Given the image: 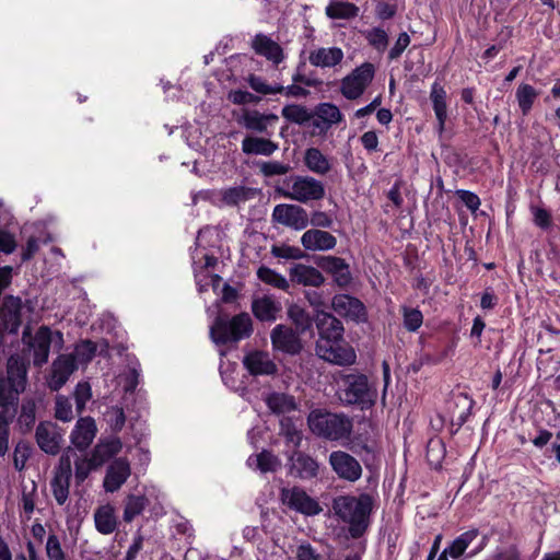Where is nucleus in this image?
I'll return each instance as SVG.
<instances>
[{"label": "nucleus", "instance_id": "nucleus-1", "mask_svg": "<svg viewBox=\"0 0 560 560\" xmlns=\"http://www.w3.org/2000/svg\"><path fill=\"white\" fill-rule=\"evenodd\" d=\"M373 500L369 494L359 497L339 495L332 501V511L338 518L348 524L353 538L362 536L370 522Z\"/></svg>", "mask_w": 560, "mask_h": 560}, {"label": "nucleus", "instance_id": "nucleus-2", "mask_svg": "<svg viewBox=\"0 0 560 560\" xmlns=\"http://www.w3.org/2000/svg\"><path fill=\"white\" fill-rule=\"evenodd\" d=\"M310 430L329 441L348 439L352 432V420L345 413H334L322 409L312 410L307 417Z\"/></svg>", "mask_w": 560, "mask_h": 560}, {"label": "nucleus", "instance_id": "nucleus-3", "mask_svg": "<svg viewBox=\"0 0 560 560\" xmlns=\"http://www.w3.org/2000/svg\"><path fill=\"white\" fill-rule=\"evenodd\" d=\"M338 397L343 405H359L365 409L374 405L377 390L363 374H342Z\"/></svg>", "mask_w": 560, "mask_h": 560}, {"label": "nucleus", "instance_id": "nucleus-4", "mask_svg": "<svg viewBox=\"0 0 560 560\" xmlns=\"http://www.w3.org/2000/svg\"><path fill=\"white\" fill-rule=\"evenodd\" d=\"M279 191L284 198L300 203L322 200L326 194L323 182L310 175L290 176Z\"/></svg>", "mask_w": 560, "mask_h": 560}, {"label": "nucleus", "instance_id": "nucleus-5", "mask_svg": "<svg viewBox=\"0 0 560 560\" xmlns=\"http://www.w3.org/2000/svg\"><path fill=\"white\" fill-rule=\"evenodd\" d=\"M252 330L250 316L247 313H241L230 320L217 318L210 328V336L215 343H226L248 337Z\"/></svg>", "mask_w": 560, "mask_h": 560}, {"label": "nucleus", "instance_id": "nucleus-6", "mask_svg": "<svg viewBox=\"0 0 560 560\" xmlns=\"http://www.w3.org/2000/svg\"><path fill=\"white\" fill-rule=\"evenodd\" d=\"M374 66L364 62L341 80L340 92L347 100L359 98L374 78Z\"/></svg>", "mask_w": 560, "mask_h": 560}, {"label": "nucleus", "instance_id": "nucleus-7", "mask_svg": "<svg viewBox=\"0 0 560 560\" xmlns=\"http://www.w3.org/2000/svg\"><path fill=\"white\" fill-rule=\"evenodd\" d=\"M328 464L340 480L354 483L362 477L360 462L346 451H332L328 456Z\"/></svg>", "mask_w": 560, "mask_h": 560}, {"label": "nucleus", "instance_id": "nucleus-8", "mask_svg": "<svg viewBox=\"0 0 560 560\" xmlns=\"http://www.w3.org/2000/svg\"><path fill=\"white\" fill-rule=\"evenodd\" d=\"M298 330L289 325L278 324L270 332V340L273 350L290 355L299 354L303 349L302 339Z\"/></svg>", "mask_w": 560, "mask_h": 560}, {"label": "nucleus", "instance_id": "nucleus-9", "mask_svg": "<svg viewBox=\"0 0 560 560\" xmlns=\"http://www.w3.org/2000/svg\"><path fill=\"white\" fill-rule=\"evenodd\" d=\"M341 340H334L329 343L326 340H317L316 354L330 363L338 365H351L355 362V352L348 345H341Z\"/></svg>", "mask_w": 560, "mask_h": 560}, {"label": "nucleus", "instance_id": "nucleus-10", "mask_svg": "<svg viewBox=\"0 0 560 560\" xmlns=\"http://www.w3.org/2000/svg\"><path fill=\"white\" fill-rule=\"evenodd\" d=\"M77 370L78 364L74 362V358L66 353L58 355L52 361L50 371L46 376L48 388L54 392L59 390Z\"/></svg>", "mask_w": 560, "mask_h": 560}, {"label": "nucleus", "instance_id": "nucleus-11", "mask_svg": "<svg viewBox=\"0 0 560 560\" xmlns=\"http://www.w3.org/2000/svg\"><path fill=\"white\" fill-rule=\"evenodd\" d=\"M272 220L281 225L296 231L305 229L308 223V214L298 205L280 203L273 208Z\"/></svg>", "mask_w": 560, "mask_h": 560}, {"label": "nucleus", "instance_id": "nucleus-12", "mask_svg": "<svg viewBox=\"0 0 560 560\" xmlns=\"http://www.w3.org/2000/svg\"><path fill=\"white\" fill-rule=\"evenodd\" d=\"M281 500L290 509L305 515H317L322 512L318 502L299 487L283 488L281 490Z\"/></svg>", "mask_w": 560, "mask_h": 560}, {"label": "nucleus", "instance_id": "nucleus-13", "mask_svg": "<svg viewBox=\"0 0 560 560\" xmlns=\"http://www.w3.org/2000/svg\"><path fill=\"white\" fill-rule=\"evenodd\" d=\"M72 475L71 460L68 455L60 458L59 466L56 468L50 481L52 495L59 505H63L69 498L70 478Z\"/></svg>", "mask_w": 560, "mask_h": 560}, {"label": "nucleus", "instance_id": "nucleus-14", "mask_svg": "<svg viewBox=\"0 0 560 560\" xmlns=\"http://www.w3.org/2000/svg\"><path fill=\"white\" fill-rule=\"evenodd\" d=\"M131 475L130 463L125 457L114 459L106 469L103 487L106 492H116Z\"/></svg>", "mask_w": 560, "mask_h": 560}, {"label": "nucleus", "instance_id": "nucleus-15", "mask_svg": "<svg viewBox=\"0 0 560 560\" xmlns=\"http://www.w3.org/2000/svg\"><path fill=\"white\" fill-rule=\"evenodd\" d=\"M332 310L341 317L349 318L354 322L365 319V307L363 303L348 294H337L331 301Z\"/></svg>", "mask_w": 560, "mask_h": 560}, {"label": "nucleus", "instance_id": "nucleus-16", "mask_svg": "<svg viewBox=\"0 0 560 560\" xmlns=\"http://www.w3.org/2000/svg\"><path fill=\"white\" fill-rule=\"evenodd\" d=\"M479 530L476 528H471L462 533L454 540L450 542L447 547L440 553L438 560H463L469 559L467 557V549L474 542V540L478 537Z\"/></svg>", "mask_w": 560, "mask_h": 560}, {"label": "nucleus", "instance_id": "nucleus-17", "mask_svg": "<svg viewBox=\"0 0 560 560\" xmlns=\"http://www.w3.org/2000/svg\"><path fill=\"white\" fill-rule=\"evenodd\" d=\"M252 48L257 55L266 58L276 67L285 59L282 47L265 34H257L252 39Z\"/></svg>", "mask_w": 560, "mask_h": 560}, {"label": "nucleus", "instance_id": "nucleus-18", "mask_svg": "<svg viewBox=\"0 0 560 560\" xmlns=\"http://www.w3.org/2000/svg\"><path fill=\"white\" fill-rule=\"evenodd\" d=\"M96 433L97 427L93 418H80L71 431V444L79 451H84L92 444Z\"/></svg>", "mask_w": 560, "mask_h": 560}, {"label": "nucleus", "instance_id": "nucleus-19", "mask_svg": "<svg viewBox=\"0 0 560 560\" xmlns=\"http://www.w3.org/2000/svg\"><path fill=\"white\" fill-rule=\"evenodd\" d=\"M315 323L318 330V340H326L329 343L334 340H341L343 326L341 322L325 311H317Z\"/></svg>", "mask_w": 560, "mask_h": 560}, {"label": "nucleus", "instance_id": "nucleus-20", "mask_svg": "<svg viewBox=\"0 0 560 560\" xmlns=\"http://www.w3.org/2000/svg\"><path fill=\"white\" fill-rule=\"evenodd\" d=\"M345 58L343 50L339 47H316L308 52V62L316 68H336Z\"/></svg>", "mask_w": 560, "mask_h": 560}, {"label": "nucleus", "instance_id": "nucleus-21", "mask_svg": "<svg viewBox=\"0 0 560 560\" xmlns=\"http://www.w3.org/2000/svg\"><path fill=\"white\" fill-rule=\"evenodd\" d=\"M36 441L42 451L55 455L61 447L62 436L56 424L43 422L36 429Z\"/></svg>", "mask_w": 560, "mask_h": 560}, {"label": "nucleus", "instance_id": "nucleus-22", "mask_svg": "<svg viewBox=\"0 0 560 560\" xmlns=\"http://www.w3.org/2000/svg\"><path fill=\"white\" fill-rule=\"evenodd\" d=\"M301 244L306 250L326 252L332 249L337 244V238L329 232L311 229L301 236Z\"/></svg>", "mask_w": 560, "mask_h": 560}, {"label": "nucleus", "instance_id": "nucleus-23", "mask_svg": "<svg viewBox=\"0 0 560 560\" xmlns=\"http://www.w3.org/2000/svg\"><path fill=\"white\" fill-rule=\"evenodd\" d=\"M52 335L48 327L42 326L32 338L30 348L33 351V362L36 366H42L48 361Z\"/></svg>", "mask_w": 560, "mask_h": 560}, {"label": "nucleus", "instance_id": "nucleus-24", "mask_svg": "<svg viewBox=\"0 0 560 560\" xmlns=\"http://www.w3.org/2000/svg\"><path fill=\"white\" fill-rule=\"evenodd\" d=\"M278 119L276 114H264L256 109H244L237 122L248 130L265 133L268 127L275 125Z\"/></svg>", "mask_w": 560, "mask_h": 560}, {"label": "nucleus", "instance_id": "nucleus-25", "mask_svg": "<svg viewBox=\"0 0 560 560\" xmlns=\"http://www.w3.org/2000/svg\"><path fill=\"white\" fill-rule=\"evenodd\" d=\"M243 363L252 375H273L277 373V365L268 352H250L244 357Z\"/></svg>", "mask_w": 560, "mask_h": 560}, {"label": "nucleus", "instance_id": "nucleus-26", "mask_svg": "<svg viewBox=\"0 0 560 560\" xmlns=\"http://www.w3.org/2000/svg\"><path fill=\"white\" fill-rule=\"evenodd\" d=\"M318 463L307 454L296 452L290 457V474L300 479H312L318 475Z\"/></svg>", "mask_w": 560, "mask_h": 560}, {"label": "nucleus", "instance_id": "nucleus-27", "mask_svg": "<svg viewBox=\"0 0 560 560\" xmlns=\"http://www.w3.org/2000/svg\"><path fill=\"white\" fill-rule=\"evenodd\" d=\"M281 310V303L271 295L258 296L252 302V312L261 322H275Z\"/></svg>", "mask_w": 560, "mask_h": 560}, {"label": "nucleus", "instance_id": "nucleus-28", "mask_svg": "<svg viewBox=\"0 0 560 560\" xmlns=\"http://www.w3.org/2000/svg\"><path fill=\"white\" fill-rule=\"evenodd\" d=\"M290 280L304 287H320L325 278L315 267L294 264L289 270Z\"/></svg>", "mask_w": 560, "mask_h": 560}, {"label": "nucleus", "instance_id": "nucleus-29", "mask_svg": "<svg viewBox=\"0 0 560 560\" xmlns=\"http://www.w3.org/2000/svg\"><path fill=\"white\" fill-rule=\"evenodd\" d=\"M320 267L334 277L337 285L345 288L350 284L352 277L349 265L345 259L335 256H327L322 259Z\"/></svg>", "mask_w": 560, "mask_h": 560}, {"label": "nucleus", "instance_id": "nucleus-30", "mask_svg": "<svg viewBox=\"0 0 560 560\" xmlns=\"http://www.w3.org/2000/svg\"><path fill=\"white\" fill-rule=\"evenodd\" d=\"M7 382L22 393L27 384V365L19 355H11L7 363Z\"/></svg>", "mask_w": 560, "mask_h": 560}, {"label": "nucleus", "instance_id": "nucleus-31", "mask_svg": "<svg viewBox=\"0 0 560 560\" xmlns=\"http://www.w3.org/2000/svg\"><path fill=\"white\" fill-rule=\"evenodd\" d=\"M447 93L445 89L438 82H434L430 91V100L433 105V110L438 120V132L443 133L445 121L447 119Z\"/></svg>", "mask_w": 560, "mask_h": 560}, {"label": "nucleus", "instance_id": "nucleus-32", "mask_svg": "<svg viewBox=\"0 0 560 560\" xmlns=\"http://www.w3.org/2000/svg\"><path fill=\"white\" fill-rule=\"evenodd\" d=\"M303 162L310 172L320 176L328 174L332 168L330 159L317 148L306 149Z\"/></svg>", "mask_w": 560, "mask_h": 560}, {"label": "nucleus", "instance_id": "nucleus-33", "mask_svg": "<svg viewBox=\"0 0 560 560\" xmlns=\"http://www.w3.org/2000/svg\"><path fill=\"white\" fill-rule=\"evenodd\" d=\"M264 401L275 415H285L298 409V402L292 395L272 392L265 396Z\"/></svg>", "mask_w": 560, "mask_h": 560}, {"label": "nucleus", "instance_id": "nucleus-34", "mask_svg": "<svg viewBox=\"0 0 560 560\" xmlns=\"http://www.w3.org/2000/svg\"><path fill=\"white\" fill-rule=\"evenodd\" d=\"M94 524L98 533L109 535L117 528L115 508L110 503L100 505L94 512Z\"/></svg>", "mask_w": 560, "mask_h": 560}, {"label": "nucleus", "instance_id": "nucleus-35", "mask_svg": "<svg viewBox=\"0 0 560 560\" xmlns=\"http://www.w3.org/2000/svg\"><path fill=\"white\" fill-rule=\"evenodd\" d=\"M278 149V143L265 138L248 136L242 141V151L247 155L270 156Z\"/></svg>", "mask_w": 560, "mask_h": 560}, {"label": "nucleus", "instance_id": "nucleus-36", "mask_svg": "<svg viewBox=\"0 0 560 560\" xmlns=\"http://www.w3.org/2000/svg\"><path fill=\"white\" fill-rule=\"evenodd\" d=\"M22 394L21 390H15V387L11 386L4 376L0 374V407L1 412L5 415H12L14 417L19 402V396Z\"/></svg>", "mask_w": 560, "mask_h": 560}, {"label": "nucleus", "instance_id": "nucleus-37", "mask_svg": "<svg viewBox=\"0 0 560 560\" xmlns=\"http://www.w3.org/2000/svg\"><path fill=\"white\" fill-rule=\"evenodd\" d=\"M247 465L261 472H275L281 467V460L271 452L262 451L259 454L249 456Z\"/></svg>", "mask_w": 560, "mask_h": 560}, {"label": "nucleus", "instance_id": "nucleus-38", "mask_svg": "<svg viewBox=\"0 0 560 560\" xmlns=\"http://www.w3.org/2000/svg\"><path fill=\"white\" fill-rule=\"evenodd\" d=\"M222 201L228 206H238L257 196L255 188L246 186H234L221 191Z\"/></svg>", "mask_w": 560, "mask_h": 560}, {"label": "nucleus", "instance_id": "nucleus-39", "mask_svg": "<svg viewBox=\"0 0 560 560\" xmlns=\"http://www.w3.org/2000/svg\"><path fill=\"white\" fill-rule=\"evenodd\" d=\"M122 450V442L118 438H113L104 442H100L93 450L92 454L100 465H103L109 458L119 454Z\"/></svg>", "mask_w": 560, "mask_h": 560}, {"label": "nucleus", "instance_id": "nucleus-40", "mask_svg": "<svg viewBox=\"0 0 560 560\" xmlns=\"http://www.w3.org/2000/svg\"><path fill=\"white\" fill-rule=\"evenodd\" d=\"M139 364L133 363L117 376V385L120 386L125 395L132 394L139 384Z\"/></svg>", "mask_w": 560, "mask_h": 560}, {"label": "nucleus", "instance_id": "nucleus-41", "mask_svg": "<svg viewBox=\"0 0 560 560\" xmlns=\"http://www.w3.org/2000/svg\"><path fill=\"white\" fill-rule=\"evenodd\" d=\"M515 96L522 114L527 115L538 97V92L530 84L522 83L518 85Z\"/></svg>", "mask_w": 560, "mask_h": 560}, {"label": "nucleus", "instance_id": "nucleus-42", "mask_svg": "<svg viewBox=\"0 0 560 560\" xmlns=\"http://www.w3.org/2000/svg\"><path fill=\"white\" fill-rule=\"evenodd\" d=\"M288 317L295 325V330L303 334L312 326V318L303 307L292 304L288 307Z\"/></svg>", "mask_w": 560, "mask_h": 560}, {"label": "nucleus", "instance_id": "nucleus-43", "mask_svg": "<svg viewBox=\"0 0 560 560\" xmlns=\"http://www.w3.org/2000/svg\"><path fill=\"white\" fill-rule=\"evenodd\" d=\"M281 115L288 121L298 125H303L312 118L311 112L305 106L299 104L285 105L281 110Z\"/></svg>", "mask_w": 560, "mask_h": 560}, {"label": "nucleus", "instance_id": "nucleus-44", "mask_svg": "<svg viewBox=\"0 0 560 560\" xmlns=\"http://www.w3.org/2000/svg\"><path fill=\"white\" fill-rule=\"evenodd\" d=\"M101 466L96 458L91 455V457L79 456L74 460V478L77 483L83 482L90 475V472Z\"/></svg>", "mask_w": 560, "mask_h": 560}, {"label": "nucleus", "instance_id": "nucleus-45", "mask_svg": "<svg viewBox=\"0 0 560 560\" xmlns=\"http://www.w3.org/2000/svg\"><path fill=\"white\" fill-rule=\"evenodd\" d=\"M316 116L320 119L326 127L337 125L342 120V114L339 108L331 103H323L316 107Z\"/></svg>", "mask_w": 560, "mask_h": 560}, {"label": "nucleus", "instance_id": "nucleus-46", "mask_svg": "<svg viewBox=\"0 0 560 560\" xmlns=\"http://www.w3.org/2000/svg\"><path fill=\"white\" fill-rule=\"evenodd\" d=\"M147 505V499L143 495L130 494L126 499L124 509V521L130 523L136 516L141 514Z\"/></svg>", "mask_w": 560, "mask_h": 560}, {"label": "nucleus", "instance_id": "nucleus-47", "mask_svg": "<svg viewBox=\"0 0 560 560\" xmlns=\"http://www.w3.org/2000/svg\"><path fill=\"white\" fill-rule=\"evenodd\" d=\"M257 277L260 281L270 284L277 289L284 291L289 289L288 280L282 275L278 273L277 271L268 267H259L257 270Z\"/></svg>", "mask_w": 560, "mask_h": 560}, {"label": "nucleus", "instance_id": "nucleus-48", "mask_svg": "<svg viewBox=\"0 0 560 560\" xmlns=\"http://www.w3.org/2000/svg\"><path fill=\"white\" fill-rule=\"evenodd\" d=\"M330 19H350L358 14V8L350 2H332L326 7Z\"/></svg>", "mask_w": 560, "mask_h": 560}, {"label": "nucleus", "instance_id": "nucleus-49", "mask_svg": "<svg viewBox=\"0 0 560 560\" xmlns=\"http://www.w3.org/2000/svg\"><path fill=\"white\" fill-rule=\"evenodd\" d=\"M36 404L34 399H24L21 406V412L18 418L19 425L28 431L36 420Z\"/></svg>", "mask_w": 560, "mask_h": 560}, {"label": "nucleus", "instance_id": "nucleus-50", "mask_svg": "<svg viewBox=\"0 0 560 560\" xmlns=\"http://www.w3.org/2000/svg\"><path fill=\"white\" fill-rule=\"evenodd\" d=\"M95 352V343L90 340H83L75 346L72 353L68 354L74 358V362H77L79 366L80 364H86L90 362L93 359Z\"/></svg>", "mask_w": 560, "mask_h": 560}, {"label": "nucleus", "instance_id": "nucleus-51", "mask_svg": "<svg viewBox=\"0 0 560 560\" xmlns=\"http://www.w3.org/2000/svg\"><path fill=\"white\" fill-rule=\"evenodd\" d=\"M248 85L257 93L262 95H271L282 93V85L280 84H268L261 77L250 74L247 79Z\"/></svg>", "mask_w": 560, "mask_h": 560}, {"label": "nucleus", "instance_id": "nucleus-52", "mask_svg": "<svg viewBox=\"0 0 560 560\" xmlns=\"http://www.w3.org/2000/svg\"><path fill=\"white\" fill-rule=\"evenodd\" d=\"M105 420L114 432H120L126 423L124 408L112 406L105 413Z\"/></svg>", "mask_w": 560, "mask_h": 560}, {"label": "nucleus", "instance_id": "nucleus-53", "mask_svg": "<svg viewBox=\"0 0 560 560\" xmlns=\"http://www.w3.org/2000/svg\"><path fill=\"white\" fill-rule=\"evenodd\" d=\"M404 326L409 331H416L420 328L423 322L422 313L417 308H402Z\"/></svg>", "mask_w": 560, "mask_h": 560}, {"label": "nucleus", "instance_id": "nucleus-54", "mask_svg": "<svg viewBox=\"0 0 560 560\" xmlns=\"http://www.w3.org/2000/svg\"><path fill=\"white\" fill-rule=\"evenodd\" d=\"M91 397H92V389H91L90 384L86 382L78 383L75 386V389H74V399H75L77 411L79 413H81L84 410L85 405L91 399Z\"/></svg>", "mask_w": 560, "mask_h": 560}, {"label": "nucleus", "instance_id": "nucleus-55", "mask_svg": "<svg viewBox=\"0 0 560 560\" xmlns=\"http://www.w3.org/2000/svg\"><path fill=\"white\" fill-rule=\"evenodd\" d=\"M55 416L58 420H61L63 422L71 421L73 419L72 405L67 397H57Z\"/></svg>", "mask_w": 560, "mask_h": 560}, {"label": "nucleus", "instance_id": "nucleus-56", "mask_svg": "<svg viewBox=\"0 0 560 560\" xmlns=\"http://www.w3.org/2000/svg\"><path fill=\"white\" fill-rule=\"evenodd\" d=\"M14 417L0 412V456L5 455L9 448V424Z\"/></svg>", "mask_w": 560, "mask_h": 560}, {"label": "nucleus", "instance_id": "nucleus-57", "mask_svg": "<svg viewBox=\"0 0 560 560\" xmlns=\"http://www.w3.org/2000/svg\"><path fill=\"white\" fill-rule=\"evenodd\" d=\"M46 553L49 560H68L56 535L48 536Z\"/></svg>", "mask_w": 560, "mask_h": 560}, {"label": "nucleus", "instance_id": "nucleus-58", "mask_svg": "<svg viewBox=\"0 0 560 560\" xmlns=\"http://www.w3.org/2000/svg\"><path fill=\"white\" fill-rule=\"evenodd\" d=\"M281 434H283L287 441L293 444V446H300L302 441V433L290 420L281 421Z\"/></svg>", "mask_w": 560, "mask_h": 560}, {"label": "nucleus", "instance_id": "nucleus-59", "mask_svg": "<svg viewBox=\"0 0 560 560\" xmlns=\"http://www.w3.org/2000/svg\"><path fill=\"white\" fill-rule=\"evenodd\" d=\"M271 254L277 258L284 259H300L303 257V252L299 247L289 245L272 246Z\"/></svg>", "mask_w": 560, "mask_h": 560}, {"label": "nucleus", "instance_id": "nucleus-60", "mask_svg": "<svg viewBox=\"0 0 560 560\" xmlns=\"http://www.w3.org/2000/svg\"><path fill=\"white\" fill-rule=\"evenodd\" d=\"M290 171V166L279 161H268L260 164V172L265 176L284 175Z\"/></svg>", "mask_w": 560, "mask_h": 560}, {"label": "nucleus", "instance_id": "nucleus-61", "mask_svg": "<svg viewBox=\"0 0 560 560\" xmlns=\"http://www.w3.org/2000/svg\"><path fill=\"white\" fill-rule=\"evenodd\" d=\"M366 38L369 43L378 50H384L388 43L387 33L378 27L370 30L366 34Z\"/></svg>", "mask_w": 560, "mask_h": 560}, {"label": "nucleus", "instance_id": "nucleus-62", "mask_svg": "<svg viewBox=\"0 0 560 560\" xmlns=\"http://www.w3.org/2000/svg\"><path fill=\"white\" fill-rule=\"evenodd\" d=\"M485 560H522V558L518 549L512 546L505 549H497L487 556Z\"/></svg>", "mask_w": 560, "mask_h": 560}, {"label": "nucleus", "instance_id": "nucleus-63", "mask_svg": "<svg viewBox=\"0 0 560 560\" xmlns=\"http://www.w3.org/2000/svg\"><path fill=\"white\" fill-rule=\"evenodd\" d=\"M296 560H322L320 553L310 544L302 542L295 550Z\"/></svg>", "mask_w": 560, "mask_h": 560}, {"label": "nucleus", "instance_id": "nucleus-64", "mask_svg": "<svg viewBox=\"0 0 560 560\" xmlns=\"http://www.w3.org/2000/svg\"><path fill=\"white\" fill-rule=\"evenodd\" d=\"M228 97L233 104L237 105L258 103L260 101V97L242 90L231 91Z\"/></svg>", "mask_w": 560, "mask_h": 560}]
</instances>
